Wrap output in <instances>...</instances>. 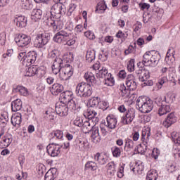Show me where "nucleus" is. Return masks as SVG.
<instances>
[{"label": "nucleus", "instance_id": "f257e3e1", "mask_svg": "<svg viewBox=\"0 0 180 180\" xmlns=\"http://www.w3.org/2000/svg\"><path fill=\"white\" fill-rule=\"evenodd\" d=\"M48 26L53 27L54 32H58L53 37V41L60 44H67V46H74L75 44V38L71 37V33L63 29V22L54 20L52 18H49L46 20Z\"/></svg>", "mask_w": 180, "mask_h": 180}, {"label": "nucleus", "instance_id": "f03ea898", "mask_svg": "<svg viewBox=\"0 0 180 180\" xmlns=\"http://www.w3.org/2000/svg\"><path fill=\"white\" fill-rule=\"evenodd\" d=\"M51 68L54 75L59 74V78L61 81H68L74 75L72 66L68 64L64 66L63 59L60 58L54 59Z\"/></svg>", "mask_w": 180, "mask_h": 180}, {"label": "nucleus", "instance_id": "7ed1b4c3", "mask_svg": "<svg viewBox=\"0 0 180 180\" xmlns=\"http://www.w3.org/2000/svg\"><path fill=\"white\" fill-rule=\"evenodd\" d=\"M136 106L141 113H150L154 108L153 101L146 96H139L137 98Z\"/></svg>", "mask_w": 180, "mask_h": 180}, {"label": "nucleus", "instance_id": "20e7f679", "mask_svg": "<svg viewBox=\"0 0 180 180\" xmlns=\"http://www.w3.org/2000/svg\"><path fill=\"white\" fill-rule=\"evenodd\" d=\"M143 57V64H146V65H149V67H156L160 60H161L160 53L154 51H147Z\"/></svg>", "mask_w": 180, "mask_h": 180}, {"label": "nucleus", "instance_id": "39448f33", "mask_svg": "<svg viewBox=\"0 0 180 180\" xmlns=\"http://www.w3.org/2000/svg\"><path fill=\"white\" fill-rule=\"evenodd\" d=\"M76 95L80 98H86L92 95L91 84L85 82L79 83L76 86Z\"/></svg>", "mask_w": 180, "mask_h": 180}, {"label": "nucleus", "instance_id": "423d86ee", "mask_svg": "<svg viewBox=\"0 0 180 180\" xmlns=\"http://www.w3.org/2000/svg\"><path fill=\"white\" fill-rule=\"evenodd\" d=\"M96 77H99L100 78L104 79V84L107 85V86H113L115 84V79L112 77V74L109 73L108 69L106 68H102L98 70V73H97Z\"/></svg>", "mask_w": 180, "mask_h": 180}, {"label": "nucleus", "instance_id": "0eeeda50", "mask_svg": "<svg viewBox=\"0 0 180 180\" xmlns=\"http://www.w3.org/2000/svg\"><path fill=\"white\" fill-rule=\"evenodd\" d=\"M15 41L18 47H26V46L30 44L32 39L27 34H17L15 37Z\"/></svg>", "mask_w": 180, "mask_h": 180}, {"label": "nucleus", "instance_id": "6e6552de", "mask_svg": "<svg viewBox=\"0 0 180 180\" xmlns=\"http://www.w3.org/2000/svg\"><path fill=\"white\" fill-rule=\"evenodd\" d=\"M61 148H63V144L61 143H50L46 147L47 153L51 157H58L61 153Z\"/></svg>", "mask_w": 180, "mask_h": 180}, {"label": "nucleus", "instance_id": "1a4fd4ad", "mask_svg": "<svg viewBox=\"0 0 180 180\" xmlns=\"http://www.w3.org/2000/svg\"><path fill=\"white\" fill-rule=\"evenodd\" d=\"M51 13L52 16H55V18H57L58 19L61 18V15L65 13V6L56 3L51 8Z\"/></svg>", "mask_w": 180, "mask_h": 180}, {"label": "nucleus", "instance_id": "9d476101", "mask_svg": "<svg viewBox=\"0 0 180 180\" xmlns=\"http://www.w3.org/2000/svg\"><path fill=\"white\" fill-rule=\"evenodd\" d=\"M49 43V36L46 34H38L34 39V46L37 49H41Z\"/></svg>", "mask_w": 180, "mask_h": 180}, {"label": "nucleus", "instance_id": "9b49d317", "mask_svg": "<svg viewBox=\"0 0 180 180\" xmlns=\"http://www.w3.org/2000/svg\"><path fill=\"white\" fill-rule=\"evenodd\" d=\"M134 117H136V110L133 108L129 109L122 117V122L123 124H130L134 120Z\"/></svg>", "mask_w": 180, "mask_h": 180}, {"label": "nucleus", "instance_id": "f8f14e48", "mask_svg": "<svg viewBox=\"0 0 180 180\" xmlns=\"http://www.w3.org/2000/svg\"><path fill=\"white\" fill-rule=\"evenodd\" d=\"M55 109L56 115H60L61 117H64L68 115V108H67V105L65 103H56Z\"/></svg>", "mask_w": 180, "mask_h": 180}, {"label": "nucleus", "instance_id": "ddd939ff", "mask_svg": "<svg viewBox=\"0 0 180 180\" xmlns=\"http://www.w3.org/2000/svg\"><path fill=\"white\" fill-rule=\"evenodd\" d=\"M37 58V53H36V52L34 51L28 52L25 58L24 59L25 65L26 67H29L30 64H34Z\"/></svg>", "mask_w": 180, "mask_h": 180}, {"label": "nucleus", "instance_id": "4468645a", "mask_svg": "<svg viewBox=\"0 0 180 180\" xmlns=\"http://www.w3.org/2000/svg\"><path fill=\"white\" fill-rule=\"evenodd\" d=\"M126 85L131 91H135L137 89V83L136 82V77L133 75H128L126 80Z\"/></svg>", "mask_w": 180, "mask_h": 180}, {"label": "nucleus", "instance_id": "2eb2a0df", "mask_svg": "<svg viewBox=\"0 0 180 180\" xmlns=\"http://www.w3.org/2000/svg\"><path fill=\"white\" fill-rule=\"evenodd\" d=\"M136 73L139 75V79L141 82H145L150 78V72L144 70L143 68H139V70L136 71Z\"/></svg>", "mask_w": 180, "mask_h": 180}, {"label": "nucleus", "instance_id": "dca6fc26", "mask_svg": "<svg viewBox=\"0 0 180 180\" xmlns=\"http://www.w3.org/2000/svg\"><path fill=\"white\" fill-rule=\"evenodd\" d=\"M174 123H176V116H175L174 112H171L163 122V126L166 127V129H168V127H171Z\"/></svg>", "mask_w": 180, "mask_h": 180}, {"label": "nucleus", "instance_id": "f3484780", "mask_svg": "<svg viewBox=\"0 0 180 180\" xmlns=\"http://www.w3.org/2000/svg\"><path fill=\"white\" fill-rule=\"evenodd\" d=\"M14 22L16 23V26L22 29L26 27L27 25V18L24 15H16L14 19Z\"/></svg>", "mask_w": 180, "mask_h": 180}, {"label": "nucleus", "instance_id": "a211bd4d", "mask_svg": "<svg viewBox=\"0 0 180 180\" xmlns=\"http://www.w3.org/2000/svg\"><path fill=\"white\" fill-rule=\"evenodd\" d=\"M106 120L107 124L105 126L108 127V129H116V126L117 125V120L115 115H111L107 116Z\"/></svg>", "mask_w": 180, "mask_h": 180}, {"label": "nucleus", "instance_id": "6ab92c4d", "mask_svg": "<svg viewBox=\"0 0 180 180\" xmlns=\"http://www.w3.org/2000/svg\"><path fill=\"white\" fill-rule=\"evenodd\" d=\"M66 103V108H68V110L75 112L79 109V104H78V101H77L75 98L70 100Z\"/></svg>", "mask_w": 180, "mask_h": 180}, {"label": "nucleus", "instance_id": "aec40b11", "mask_svg": "<svg viewBox=\"0 0 180 180\" xmlns=\"http://www.w3.org/2000/svg\"><path fill=\"white\" fill-rule=\"evenodd\" d=\"M77 146L80 151H89L91 148V144L86 139H79Z\"/></svg>", "mask_w": 180, "mask_h": 180}, {"label": "nucleus", "instance_id": "412c9836", "mask_svg": "<svg viewBox=\"0 0 180 180\" xmlns=\"http://www.w3.org/2000/svg\"><path fill=\"white\" fill-rule=\"evenodd\" d=\"M91 141L95 144L101 142V135L99 134V129L94 128L91 135Z\"/></svg>", "mask_w": 180, "mask_h": 180}, {"label": "nucleus", "instance_id": "4be33fe9", "mask_svg": "<svg viewBox=\"0 0 180 180\" xmlns=\"http://www.w3.org/2000/svg\"><path fill=\"white\" fill-rule=\"evenodd\" d=\"M72 100V92L66 91L60 95V103H68Z\"/></svg>", "mask_w": 180, "mask_h": 180}, {"label": "nucleus", "instance_id": "5701e85b", "mask_svg": "<svg viewBox=\"0 0 180 180\" xmlns=\"http://www.w3.org/2000/svg\"><path fill=\"white\" fill-rule=\"evenodd\" d=\"M94 160L97 161L98 165H105V164L108 163V158L99 153L94 155Z\"/></svg>", "mask_w": 180, "mask_h": 180}, {"label": "nucleus", "instance_id": "b1692460", "mask_svg": "<svg viewBox=\"0 0 180 180\" xmlns=\"http://www.w3.org/2000/svg\"><path fill=\"white\" fill-rule=\"evenodd\" d=\"M57 176V168H51L45 174L44 179L54 180Z\"/></svg>", "mask_w": 180, "mask_h": 180}, {"label": "nucleus", "instance_id": "393cba45", "mask_svg": "<svg viewBox=\"0 0 180 180\" xmlns=\"http://www.w3.org/2000/svg\"><path fill=\"white\" fill-rule=\"evenodd\" d=\"M130 91L129 89L126 88L124 84L120 85V95L124 99H127V98H130Z\"/></svg>", "mask_w": 180, "mask_h": 180}, {"label": "nucleus", "instance_id": "a878e982", "mask_svg": "<svg viewBox=\"0 0 180 180\" xmlns=\"http://www.w3.org/2000/svg\"><path fill=\"white\" fill-rule=\"evenodd\" d=\"M43 16V11L39 8H35L32 11L31 14V18L32 20L37 22V20H40Z\"/></svg>", "mask_w": 180, "mask_h": 180}, {"label": "nucleus", "instance_id": "bb28decb", "mask_svg": "<svg viewBox=\"0 0 180 180\" xmlns=\"http://www.w3.org/2000/svg\"><path fill=\"white\" fill-rule=\"evenodd\" d=\"M107 168V174L108 175H110V176H113L116 174V165L113 162H109L106 165Z\"/></svg>", "mask_w": 180, "mask_h": 180}, {"label": "nucleus", "instance_id": "cd10ccee", "mask_svg": "<svg viewBox=\"0 0 180 180\" xmlns=\"http://www.w3.org/2000/svg\"><path fill=\"white\" fill-rule=\"evenodd\" d=\"M12 141H13V138L12 137V135L7 134L2 138L1 144H3L5 148H6V147H9V146H11Z\"/></svg>", "mask_w": 180, "mask_h": 180}, {"label": "nucleus", "instance_id": "c85d7f7f", "mask_svg": "<svg viewBox=\"0 0 180 180\" xmlns=\"http://www.w3.org/2000/svg\"><path fill=\"white\" fill-rule=\"evenodd\" d=\"M11 123L13 126H19L22 123V114L17 113L12 116Z\"/></svg>", "mask_w": 180, "mask_h": 180}, {"label": "nucleus", "instance_id": "c756f323", "mask_svg": "<svg viewBox=\"0 0 180 180\" xmlns=\"http://www.w3.org/2000/svg\"><path fill=\"white\" fill-rule=\"evenodd\" d=\"M64 89V86L63 85L56 83L52 85V89L51 90L53 95H58V94H60V92H63V90Z\"/></svg>", "mask_w": 180, "mask_h": 180}, {"label": "nucleus", "instance_id": "7c9ffc66", "mask_svg": "<svg viewBox=\"0 0 180 180\" xmlns=\"http://www.w3.org/2000/svg\"><path fill=\"white\" fill-rule=\"evenodd\" d=\"M11 109L13 112H18L22 109V101L20 99H16L11 103Z\"/></svg>", "mask_w": 180, "mask_h": 180}, {"label": "nucleus", "instance_id": "2f4dec72", "mask_svg": "<svg viewBox=\"0 0 180 180\" xmlns=\"http://www.w3.org/2000/svg\"><path fill=\"white\" fill-rule=\"evenodd\" d=\"M36 72H37V66L32 65L26 68L25 77H34L36 75Z\"/></svg>", "mask_w": 180, "mask_h": 180}, {"label": "nucleus", "instance_id": "473e14b6", "mask_svg": "<svg viewBox=\"0 0 180 180\" xmlns=\"http://www.w3.org/2000/svg\"><path fill=\"white\" fill-rule=\"evenodd\" d=\"M131 171H133L134 173L141 172L144 170V165L142 163L139 164L136 163L135 165H129Z\"/></svg>", "mask_w": 180, "mask_h": 180}, {"label": "nucleus", "instance_id": "72a5a7b5", "mask_svg": "<svg viewBox=\"0 0 180 180\" xmlns=\"http://www.w3.org/2000/svg\"><path fill=\"white\" fill-rule=\"evenodd\" d=\"M171 112V107L169 105L163 104L160 105L158 110V113L160 116H163V115H167V113H169Z\"/></svg>", "mask_w": 180, "mask_h": 180}, {"label": "nucleus", "instance_id": "f704fd0d", "mask_svg": "<svg viewBox=\"0 0 180 180\" xmlns=\"http://www.w3.org/2000/svg\"><path fill=\"white\" fill-rule=\"evenodd\" d=\"M108 6L105 4V2L101 1L97 4L96 8V12L97 13H105V11H106Z\"/></svg>", "mask_w": 180, "mask_h": 180}, {"label": "nucleus", "instance_id": "c9c22d12", "mask_svg": "<svg viewBox=\"0 0 180 180\" xmlns=\"http://www.w3.org/2000/svg\"><path fill=\"white\" fill-rule=\"evenodd\" d=\"M84 79L87 82H91V84H95L96 79H95V75L91 72H87L84 74Z\"/></svg>", "mask_w": 180, "mask_h": 180}, {"label": "nucleus", "instance_id": "e433bc0d", "mask_svg": "<svg viewBox=\"0 0 180 180\" xmlns=\"http://www.w3.org/2000/svg\"><path fill=\"white\" fill-rule=\"evenodd\" d=\"M16 92H19L22 96H29V90L23 86H18L16 87Z\"/></svg>", "mask_w": 180, "mask_h": 180}, {"label": "nucleus", "instance_id": "4c0bfd02", "mask_svg": "<svg viewBox=\"0 0 180 180\" xmlns=\"http://www.w3.org/2000/svg\"><path fill=\"white\" fill-rule=\"evenodd\" d=\"M86 60L88 63H92L95 60V51L88 50L86 54Z\"/></svg>", "mask_w": 180, "mask_h": 180}, {"label": "nucleus", "instance_id": "58836bf2", "mask_svg": "<svg viewBox=\"0 0 180 180\" xmlns=\"http://www.w3.org/2000/svg\"><path fill=\"white\" fill-rule=\"evenodd\" d=\"M158 178V174H157V171L150 170L148 172L146 176V180H157Z\"/></svg>", "mask_w": 180, "mask_h": 180}, {"label": "nucleus", "instance_id": "ea45409f", "mask_svg": "<svg viewBox=\"0 0 180 180\" xmlns=\"http://www.w3.org/2000/svg\"><path fill=\"white\" fill-rule=\"evenodd\" d=\"M82 129L84 133H89L91 131L92 127L91 126V122L89 121L86 120L82 125Z\"/></svg>", "mask_w": 180, "mask_h": 180}, {"label": "nucleus", "instance_id": "a19ab883", "mask_svg": "<svg viewBox=\"0 0 180 180\" xmlns=\"http://www.w3.org/2000/svg\"><path fill=\"white\" fill-rule=\"evenodd\" d=\"M99 98L98 97L92 98L89 101L90 108H94L96 109V108H98L99 106Z\"/></svg>", "mask_w": 180, "mask_h": 180}, {"label": "nucleus", "instance_id": "79ce46f5", "mask_svg": "<svg viewBox=\"0 0 180 180\" xmlns=\"http://www.w3.org/2000/svg\"><path fill=\"white\" fill-rule=\"evenodd\" d=\"M111 150L113 157H115L116 158H119V157H120V155L122 154V148L117 146H114Z\"/></svg>", "mask_w": 180, "mask_h": 180}, {"label": "nucleus", "instance_id": "37998d69", "mask_svg": "<svg viewBox=\"0 0 180 180\" xmlns=\"http://www.w3.org/2000/svg\"><path fill=\"white\" fill-rule=\"evenodd\" d=\"M98 166L96 165V163L93 161L87 162L85 165V168L86 169H90L91 171H96Z\"/></svg>", "mask_w": 180, "mask_h": 180}, {"label": "nucleus", "instance_id": "c03bdc74", "mask_svg": "<svg viewBox=\"0 0 180 180\" xmlns=\"http://www.w3.org/2000/svg\"><path fill=\"white\" fill-rule=\"evenodd\" d=\"M133 147H134V142L133 140L130 139H125V150L127 148V151H130V150H132Z\"/></svg>", "mask_w": 180, "mask_h": 180}, {"label": "nucleus", "instance_id": "a18cd8bd", "mask_svg": "<svg viewBox=\"0 0 180 180\" xmlns=\"http://www.w3.org/2000/svg\"><path fill=\"white\" fill-rule=\"evenodd\" d=\"M54 136L56 137L58 140L63 141L64 140V132L61 130H56L53 131Z\"/></svg>", "mask_w": 180, "mask_h": 180}, {"label": "nucleus", "instance_id": "49530a36", "mask_svg": "<svg viewBox=\"0 0 180 180\" xmlns=\"http://www.w3.org/2000/svg\"><path fill=\"white\" fill-rule=\"evenodd\" d=\"M22 7L24 9H32L33 8V4L32 3V0H25L22 4Z\"/></svg>", "mask_w": 180, "mask_h": 180}, {"label": "nucleus", "instance_id": "de8ad7c7", "mask_svg": "<svg viewBox=\"0 0 180 180\" xmlns=\"http://www.w3.org/2000/svg\"><path fill=\"white\" fill-rule=\"evenodd\" d=\"M127 36H128L127 33L123 32L122 31H119L116 34V37H117V39H120L122 42L124 41L126 39H127Z\"/></svg>", "mask_w": 180, "mask_h": 180}, {"label": "nucleus", "instance_id": "09e8293b", "mask_svg": "<svg viewBox=\"0 0 180 180\" xmlns=\"http://www.w3.org/2000/svg\"><path fill=\"white\" fill-rule=\"evenodd\" d=\"M97 115L98 112H96L95 110L91 108L87 110V116L89 119H94V117H96Z\"/></svg>", "mask_w": 180, "mask_h": 180}, {"label": "nucleus", "instance_id": "8fccbe9b", "mask_svg": "<svg viewBox=\"0 0 180 180\" xmlns=\"http://www.w3.org/2000/svg\"><path fill=\"white\" fill-rule=\"evenodd\" d=\"M163 99L166 103H173L174 101H175V96L169 94L167 96H163Z\"/></svg>", "mask_w": 180, "mask_h": 180}, {"label": "nucleus", "instance_id": "3c124183", "mask_svg": "<svg viewBox=\"0 0 180 180\" xmlns=\"http://www.w3.org/2000/svg\"><path fill=\"white\" fill-rule=\"evenodd\" d=\"M82 123H84V121L82 120V118L81 117L77 116L73 121V124L75 126H77V127H82Z\"/></svg>", "mask_w": 180, "mask_h": 180}, {"label": "nucleus", "instance_id": "603ef678", "mask_svg": "<svg viewBox=\"0 0 180 180\" xmlns=\"http://www.w3.org/2000/svg\"><path fill=\"white\" fill-rule=\"evenodd\" d=\"M166 82H168V79H167V77H163L159 79L158 84H157L158 89H161V88H162V85H164Z\"/></svg>", "mask_w": 180, "mask_h": 180}, {"label": "nucleus", "instance_id": "864d4df0", "mask_svg": "<svg viewBox=\"0 0 180 180\" xmlns=\"http://www.w3.org/2000/svg\"><path fill=\"white\" fill-rule=\"evenodd\" d=\"M127 70L129 72L134 71V60H130L127 63Z\"/></svg>", "mask_w": 180, "mask_h": 180}, {"label": "nucleus", "instance_id": "5fc2aeb1", "mask_svg": "<svg viewBox=\"0 0 180 180\" xmlns=\"http://www.w3.org/2000/svg\"><path fill=\"white\" fill-rule=\"evenodd\" d=\"M84 36L89 40H95V34L91 31H86L84 32Z\"/></svg>", "mask_w": 180, "mask_h": 180}, {"label": "nucleus", "instance_id": "6e6d98bb", "mask_svg": "<svg viewBox=\"0 0 180 180\" xmlns=\"http://www.w3.org/2000/svg\"><path fill=\"white\" fill-rule=\"evenodd\" d=\"M165 102L164 96H158L155 99V103H156L158 106H162Z\"/></svg>", "mask_w": 180, "mask_h": 180}, {"label": "nucleus", "instance_id": "4d7b16f0", "mask_svg": "<svg viewBox=\"0 0 180 180\" xmlns=\"http://www.w3.org/2000/svg\"><path fill=\"white\" fill-rule=\"evenodd\" d=\"M46 115L45 118L49 120V122H51V123L53 122V120H54V112L46 111Z\"/></svg>", "mask_w": 180, "mask_h": 180}, {"label": "nucleus", "instance_id": "13d9d810", "mask_svg": "<svg viewBox=\"0 0 180 180\" xmlns=\"http://www.w3.org/2000/svg\"><path fill=\"white\" fill-rule=\"evenodd\" d=\"M57 56H58V50H56V49H53L49 53V58H55V60H56V58H57Z\"/></svg>", "mask_w": 180, "mask_h": 180}, {"label": "nucleus", "instance_id": "bf43d9fd", "mask_svg": "<svg viewBox=\"0 0 180 180\" xmlns=\"http://www.w3.org/2000/svg\"><path fill=\"white\" fill-rule=\"evenodd\" d=\"M139 8L141 11H148L150 9V4L141 2L139 4Z\"/></svg>", "mask_w": 180, "mask_h": 180}, {"label": "nucleus", "instance_id": "052dcab7", "mask_svg": "<svg viewBox=\"0 0 180 180\" xmlns=\"http://www.w3.org/2000/svg\"><path fill=\"white\" fill-rule=\"evenodd\" d=\"M160 151L158 150V148H153L151 155L153 158L157 160V158H158V157L160 156Z\"/></svg>", "mask_w": 180, "mask_h": 180}, {"label": "nucleus", "instance_id": "680f3d73", "mask_svg": "<svg viewBox=\"0 0 180 180\" xmlns=\"http://www.w3.org/2000/svg\"><path fill=\"white\" fill-rule=\"evenodd\" d=\"M26 56H27L26 52L23 51V52H20L18 56V60H20V61H22L24 65H25V59L26 58Z\"/></svg>", "mask_w": 180, "mask_h": 180}, {"label": "nucleus", "instance_id": "e2e57ef3", "mask_svg": "<svg viewBox=\"0 0 180 180\" xmlns=\"http://www.w3.org/2000/svg\"><path fill=\"white\" fill-rule=\"evenodd\" d=\"M98 108V109H102L103 110H105L108 109V103L105 101H100Z\"/></svg>", "mask_w": 180, "mask_h": 180}, {"label": "nucleus", "instance_id": "0e129e2a", "mask_svg": "<svg viewBox=\"0 0 180 180\" xmlns=\"http://www.w3.org/2000/svg\"><path fill=\"white\" fill-rule=\"evenodd\" d=\"M46 74V71L44 70L39 68V66H37V72L36 75L38 77H43Z\"/></svg>", "mask_w": 180, "mask_h": 180}, {"label": "nucleus", "instance_id": "69168bd1", "mask_svg": "<svg viewBox=\"0 0 180 180\" xmlns=\"http://www.w3.org/2000/svg\"><path fill=\"white\" fill-rule=\"evenodd\" d=\"M117 176L118 178H122L124 176V167L121 166L119 169V171L117 172Z\"/></svg>", "mask_w": 180, "mask_h": 180}, {"label": "nucleus", "instance_id": "338daca9", "mask_svg": "<svg viewBox=\"0 0 180 180\" xmlns=\"http://www.w3.org/2000/svg\"><path fill=\"white\" fill-rule=\"evenodd\" d=\"M6 38V34L5 32H1L0 34V43L1 46H5V39Z\"/></svg>", "mask_w": 180, "mask_h": 180}, {"label": "nucleus", "instance_id": "774afa93", "mask_svg": "<svg viewBox=\"0 0 180 180\" xmlns=\"http://www.w3.org/2000/svg\"><path fill=\"white\" fill-rule=\"evenodd\" d=\"M118 77L121 78L122 79H124L126 77H127V73H126V70H122L118 73Z\"/></svg>", "mask_w": 180, "mask_h": 180}]
</instances>
